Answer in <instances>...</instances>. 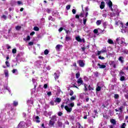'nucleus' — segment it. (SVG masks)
<instances>
[{"mask_svg": "<svg viewBox=\"0 0 128 128\" xmlns=\"http://www.w3.org/2000/svg\"><path fill=\"white\" fill-rule=\"evenodd\" d=\"M6 66H10V62H8V61H6Z\"/></svg>", "mask_w": 128, "mask_h": 128, "instance_id": "obj_38", "label": "nucleus"}, {"mask_svg": "<svg viewBox=\"0 0 128 128\" xmlns=\"http://www.w3.org/2000/svg\"><path fill=\"white\" fill-rule=\"evenodd\" d=\"M50 106H54V101H51L50 102Z\"/></svg>", "mask_w": 128, "mask_h": 128, "instance_id": "obj_44", "label": "nucleus"}, {"mask_svg": "<svg viewBox=\"0 0 128 128\" xmlns=\"http://www.w3.org/2000/svg\"><path fill=\"white\" fill-rule=\"evenodd\" d=\"M54 78L56 80V78H60V74L58 73V72H56L54 74Z\"/></svg>", "mask_w": 128, "mask_h": 128, "instance_id": "obj_12", "label": "nucleus"}, {"mask_svg": "<svg viewBox=\"0 0 128 128\" xmlns=\"http://www.w3.org/2000/svg\"><path fill=\"white\" fill-rule=\"evenodd\" d=\"M48 96H52V92H48L47 93Z\"/></svg>", "mask_w": 128, "mask_h": 128, "instance_id": "obj_52", "label": "nucleus"}, {"mask_svg": "<svg viewBox=\"0 0 128 128\" xmlns=\"http://www.w3.org/2000/svg\"><path fill=\"white\" fill-rule=\"evenodd\" d=\"M88 90H94V88L90 87V86L89 85L88 86Z\"/></svg>", "mask_w": 128, "mask_h": 128, "instance_id": "obj_34", "label": "nucleus"}, {"mask_svg": "<svg viewBox=\"0 0 128 128\" xmlns=\"http://www.w3.org/2000/svg\"><path fill=\"white\" fill-rule=\"evenodd\" d=\"M126 126V124L124 123L122 126V128H124V127Z\"/></svg>", "mask_w": 128, "mask_h": 128, "instance_id": "obj_47", "label": "nucleus"}, {"mask_svg": "<svg viewBox=\"0 0 128 128\" xmlns=\"http://www.w3.org/2000/svg\"><path fill=\"white\" fill-rule=\"evenodd\" d=\"M58 116H62V112H58Z\"/></svg>", "mask_w": 128, "mask_h": 128, "instance_id": "obj_45", "label": "nucleus"}, {"mask_svg": "<svg viewBox=\"0 0 128 128\" xmlns=\"http://www.w3.org/2000/svg\"><path fill=\"white\" fill-rule=\"evenodd\" d=\"M96 26H100L102 24V20H98L96 22Z\"/></svg>", "mask_w": 128, "mask_h": 128, "instance_id": "obj_18", "label": "nucleus"}, {"mask_svg": "<svg viewBox=\"0 0 128 128\" xmlns=\"http://www.w3.org/2000/svg\"><path fill=\"white\" fill-rule=\"evenodd\" d=\"M20 28H22V27H20V26H16V30H20Z\"/></svg>", "mask_w": 128, "mask_h": 128, "instance_id": "obj_30", "label": "nucleus"}, {"mask_svg": "<svg viewBox=\"0 0 128 128\" xmlns=\"http://www.w3.org/2000/svg\"><path fill=\"white\" fill-rule=\"evenodd\" d=\"M35 121L36 122H40V118L38 117V116H36L35 117Z\"/></svg>", "mask_w": 128, "mask_h": 128, "instance_id": "obj_17", "label": "nucleus"}, {"mask_svg": "<svg viewBox=\"0 0 128 128\" xmlns=\"http://www.w3.org/2000/svg\"><path fill=\"white\" fill-rule=\"evenodd\" d=\"M33 44H34V42H30L28 43V46H33Z\"/></svg>", "mask_w": 128, "mask_h": 128, "instance_id": "obj_40", "label": "nucleus"}, {"mask_svg": "<svg viewBox=\"0 0 128 128\" xmlns=\"http://www.w3.org/2000/svg\"><path fill=\"white\" fill-rule=\"evenodd\" d=\"M27 102L28 104H34V102H32V100H28V101H27Z\"/></svg>", "mask_w": 128, "mask_h": 128, "instance_id": "obj_35", "label": "nucleus"}, {"mask_svg": "<svg viewBox=\"0 0 128 128\" xmlns=\"http://www.w3.org/2000/svg\"><path fill=\"white\" fill-rule=\"evenodd\" d=\"M110 122H112V124H116V120H114V119H111Z\"/></svg>", "mask_w": 128, "mask_h": 128, "instance_id": "obj_27", "label": "nucleus"}, {"mask_svg": "<svg viewBox=\"0 0 128 128\" xmlns=\"http://www.w3.org/2000/svg\"><path fill=\"white\" fill-rule=\"evenodd\" d=\"M122 32H126V31L124 30V29L122 30Z\"/></svg>", "mask_w": 128, "mask_h": 128, "instance_id": "obj_63", "label": "nucleus"}, {"mask_svg": "<svg viewBox=\"0 0 128 128\" xmlns=\"http://www.w3.org/2000/svg\"><path fill=\"white\" fill-rule=\"evenodd\" d=\"M54 122L52 121V120H50L49 122L50 126H54Z\"/></svg>", "mask_w": 128, "mask_h": 128, "instance_id": "obj_14", "label": "nucleus"}, {"mask_svg": "<svg viewBox=\"0 0 128 128\" xmlns=\"http://www.w3.org/2000/svg\"><path fill=\"white\" fill-rule=\"evenodd\" d=\"M63 28H60L59 30H58V32H60L62 30Z\"/></svg>", "mask_w": 128, "mask_h": 128, "instance_id": "obj_57", "label": "nucleus"}, {"mask_svg": "<svg viewBox=\"0 0 128 128\" xmlns=\"http://www.w3.org/2000/svg\"><path fill=\"white\" fill-rule=\"evenodd\" d=\"M79 66H80L82 68L84 66V61L80 60L78 62Z\"/></svg>", "mask_w": 128, "mask_h": 128, "instance_id": "obj_9", "label": "nucleus"}, {"mask_svg": "<svg viewBox=\"0 0 128 128\" xmlns=\"http://www.w3.org/2000/svg\"><path fill=\"white\" fill-rule=\"evenodd\" d=\"M102 90V88L100 86H98L96 88V92H100V90Z\"/></svg>", "mask_w": 128, "mask_h": 128, "instance_id": "obj_22", "label": "nucleus"}, {"mask_svg": "<svg viewBox=\"0 0 128 128\" xmlns=\"http://www.w3.org/2000/svg\"><path fill=\"white\" fill-rule=\"evenodd\" d=\"M2 18H3L4 20H6V16H4V15H3Z\"/></svg>", "mask_w": 128, "mask_h": 128, "instance_id": "obj_51", "label": "nucleus"}, {"mask_svg": "<svg viewBox=\"0 0 128 128\" xmlns=\"http://www.w3.org/2000/svg\"><path fill=\"white\" fill-rule=\"evenodd\" d=\"M122 108L120 107L118 108V110H120V112H122Z\"/></svg>", "mask_w": 128, "mask_h": 128, "instance_id": "obj_56", "label": "nucleus"}, {"mask_svg": "<svg viewBox=\"0 0 128 128\" xmlns=\"http://www.w3.org/2000/svg\"><path fill=\"white\" fill-rule=\"evenodd\" d=\"M62 48V46L60 44H58L56 47V50L58 51H60V48Z\"/></svg>", "mask_w": 128, "mask_h": 128, "instance_id": "obj_8", "label": "nucleus"}, {"mask_svg": "<svg viewBox=\"0 0 128 128\" xmlns=\"http://www.w3.org/2000/svg\"><path fill=\"white\" fill-rule=\"evenodd\" d=\"M106 54V50H101L100 51L98 52V56H100V54Z\"/></svg>", "mask_w": 128, "mask_h": 128, "instance_id": "obj_6", "label": "nucleus"}, {"mask_svg": "<svg viewBox=\"0 0 128 128\" xmlns=\"http://www.w3.org/2000/svg\"><path fill=\"white\" fill-rule=\"evenodd\" d=\"M98 30L97 29H95L94 30V34H98Z\"/></svg>", "mask_w": 128, "mask_h": 128, "instance_id": "obj_42", "label": "nucleus"}, {"mask_svg": "<svg viewBox=\"0 0 128 128\" xmlns=\"http://www.w3.org/2000/svg\"><path fill=\"white\" fill-rule=\"evenodd\" d=\"M98 58H100V60H104V58L102 57V56H99Z\"/></svg>", "mask_w": 128, "mask_h": 128, "instance_id": "obj_48", "label": "nucleus"}, {"mask_svg": "<svg viewBox=\"0 0 128 128\" xmlns=\"http://www.w3.org/2000/svg\"><path fill=\"white\" fill-rule=\"evenodd\" d=\"M70 96H74V91L72 90H70Z\"/></svg>", "mask_w": 128, "mask_h": 128, "instance_id": "obj_31", "label": "nucleus"}, {"mask_svg": "<svg viewBox=\"0 0 128 128\" xmlns=\"http://www.w3.org/2000/svg\"><path fill=\"white\" fill-rule=\"evenodd\" d=\"M44 88H48V84H44Z\"/></svg>", "mask_w": 128, "mask_h": 128, "instance_id": "obj_53", "label": "nucleus"}, {"mask_svg": "<svg viewBox=\"0 0 128 128\" xmlns=\"http://www.w3.org/2000/svg\"><path fill=\"white\" fill-rule=\"evenodd\" d=\"M26 122H21L18 124L17 128H26Z\"/></svg>", "mask_w": 128, "mask_h": 128, "instance_id": "obj_3", "label": "nucleus"}, {"mask_svg": "<svg viewBox=\"0 0 128 128\" xmlns=\"http://www.w3.org/2000/svg\"><path fill=\"white\" fill-rule=\"evenodd\" d=\"M64 108V104L61 105V108Z\"/></svg>", "mask_w": 128, "mask_h": 128, "instance_id": "obj_64", "label": "nucleus"}, {"mask_svg": "<svg viewBox=\"0 0 128 128\" xmlns=\"http://www.w3.org/2000/svg\"><path fill=\"white\" fill-rule=\"evenodd\" d=\"M66 40H70V37H66Z\"/></svg>", "mask_w": 128, "mask_h": 128, "instance_id": "obj_59", "label": "nucleus"}, {"mask_svg": "<svg viewBox=\"0 0 128 128\" xmlns=\"http://www.w3.org/2000/svg\"><path fill=\"white\" fill-rule=\"evenodd\" d=\"M24 40H25V42H28V40H30V36H28L26 38H24Z\"/></svg>", "mask_w": 128, "mask_h": 128, "instance_id": "obj_19", "label": "nucleus"}, {"mask_svg": "<svg viewBox=\"0 0 128 128\" xmlns=\"http://www.w3.org/2000/svg\"><path fill=\"white\" fill-rule=\"evenodd\" d=\"M73 66H76V63H74Z\"/></svg>", "mask_w": 128, "mask_h": 128, "instance_id": "obj_61", "label": "nucleus"}, {"mask_svg": "<svg viewBox=\"0 0 128 128\" xmlns=\"http://www.w3.org/2000/svg\"><path fill=\"white\" fill-rule=\"evenodd\" d=\"M34 30H36V32H38L40 30V28L38 27L35 26L34 28Z\"/></svg>", "mask_w": 128, "mask_h": 128, "instance_id": "obj_26", "label": "nucleus"}, {"mask_svg": "<svg viewBox=\"0 0 128 128\" xmlns=\"http://www.w3.org/2000/svg\"><path fill=\"white\" fill-rule=\"evenodd\" d=\"M116 24L117 26H120H120H122H122H124V25H122V22L120 21H118V22H116Z\"/></svg>", "mask_w": 128, "mask_h": 128, "instance_id": "obj_13", "label": "nucleus"}, {"mask_svg": "<svg viewBox=\"0 0 128 128\" xmlns=\"http://www.w3.org/2000/svg\"><path fill=\"white\" fill-rule=\"evenodd\" d=\"M116 42L118 44H126V40L122 37H118L116 39Z\"/></svg>", "mask_w": 128, "mask_h": 128, "instance_id": "obj_2", "label": "nucleus"}, {"mask_svg": "<svg viewBox=\"0 0 128 128\" xmlns=\"http://www.w3.org/2000/svg\"><path fill=\"white\" fill-rule=\"evenodd\" d=\"M34 34H36V32H32L30 34V36H34Z\"/></svg>", "mask_w": 128, "mask_h": 128, "instance_id": "obj_49", "label": "nucleus"}, {"mask_svg": "<svg viewBox=\"0 0 128 128\" xmlns=\"http://www.w3.org/2000/svg\"><path fill=\"white\" fill-rule=\"evenodd\" d=\"M48 52H50L48 51V50H46L44 51V54H45L46 56V54H48Z\"/></svg>", "mask_w": 128, "mask_h": 128, "instance_id": "obj_24", "label": "nucleus"}, {"mask_svg": "<svg viewBox=\"0 0 128 128\" xmlns=\"http://www.w3.org/2000/svg\"><path fill=\"white\" fill-rule=\"evenodd\" d=\"M108 42L110 44H113L114 41L110 39L108 40Z\"/></svg>", "mask_w": 128, "mask_h": 128, "instance_id": "obj_21", "label": "nucleus"}, {"mask_svg": "<svg viewBox=\"0 0 128 128\" xmlns=\"http://www.w3.org/2000/svg\"><path fill=\"white\" fill-rule=\"evenodd\" d=\"M120 62H124V58H122V56H120L118 58Z\"/></svg>", "mask_w": 128, "mask_h": 128, "instance_id": "obj_28", "label": "nucleus"}, {"mask_svg": "<svg viewBox=\"0 0 128 128\" xmlns=\"http://www.w3.org/2000/svg\"><path fill=\"white\" fill-rule=\"evenodd\" d=\"M76 40H77V42H84V39L83 38V39H82L80 38V36H77L76 38Z\"/></svg>", "mask_w": 128, "mask_h": 128, "instance_id": "obj_4", "label": "nucleus"}, {"mask_svg": "<svg viewBox=\"0 0 128 128\" xmlns=\"http://www.w3.org/2000/svg\"><path fill=\"white\" fill-rule=\"evenodd\" d=\"M74 106V102H71L68 105L64 106V109L66 110L67 112H72V108Z\"/></svg>", "mask_w": 128, "mask_h": 128, "instance_id": "obj_1", "label": "nucleus"}, {"mask_svg": "<svg viewBox=\"0 0 128 128\" xmlns=\"http://www.w3.org/2000/svg\"><path fill=\"white\" fill-rule=\"evenodd\" d=\"M86 20H87L86 18H84L83 19V22H84V24H86Z\"/></svg>", "mask_w": 128, "mask_h": 128, "instance_id": "obj_39", "label": "nucleus"}, {"mask_svg": "<svg viewBox=\"0 0 128 128\" xmlns=\"http://www.w3.org/2000/svg\"><path fill=\"white\" fill-rule=\"evenodd\" d=\"M120 76H124V73L122 71H121L120 72Z\"/></svg>", "mask_w": 128, "mask_h": 128, "instance_id": "obj_29", "label": "nucleus"}, {"mask_svg": "<svg viewBox=\"0 0 128 128\" xmlns=\"http://www.w3.org/2000/svg\"><path fill=\"white\" fill-rule=\"evenodd\" d=\"M104 8V2H102L101 4L100 5V8H101V10H102Z\"/></svg>", "mask_w": 128, "mask_h": 128, "instance_id": "obj_16", "label": "nucleus"}, {"mask_svg": "<svg viewBox=\"0 0 128 128\" xmlns=\"http://www.w3.org/2000/svg\"><path fill=\"white\" fill-rule=\"evenodd\" d=\"M102 16L103 18H106V14H103Z\"/></svg>", "mask_w": 128, "mask_h": 128, "instance_id": "obj_58", "label": "nucleus"}, {"mask_svg": "<svg viewBox=\"0 0 128 128\" xmlns=\"http://www.w3.org/2000/svg\"><path fill=\"white\" fill-rule=\"evenodd\" d=\"M6 89L7 90H8V92H10V88H8V87H6Z\"/></svg>", "mask_w": 128, "mask_h": 128, "instance_id": "obj_54", "label": "nucleus"}, {"mask_svg": "<svg viewBox=\"0 0 128 128\" xmlns=\"http://www.w3.org/2000/svg\"><path fill=\"white\" fill-rule=\"evenodd\" d=\"M126 120L127 121V122H128V116H126Z\"/></svg>", "mask_w": 128, "mask_h": 128, "instance_id": "obj_62", "label": "nucleus"}, {"mask_svg": "<svg viewBox=\"0 0 128 128\" xmlns=\"http://www.w3.org/2000/svg\"><path fill=\"white\" fill-rule=\"evenodd\" d=\"M72 14H76V10L73 9V10H72Z\"/></svg>", "mask_w": 128, "mask_h": 128, "instance_id": "obj_41", "label": "nucleus"}, {"mask_svg": "<svg viewBox=\"0 0 128 128\" xmlns=\"http://www.w3.org/2000/svg\"><path fill=\"white\" fill-rule=\"evenodd\" d=\"M80 72H78L76 74V78H80Z\"/></svg>", "mask_w": 128, "mask_h": 128, "instance_id": "obj_33", "label": "nucleus"}, {"mask_svg": "<svg viewBox=\"0 0 128 128\" xmlns=\"http://www.w3.org/2000/svg\"><path fill=\"white\" fill-rule=\"evenodd\" d=\"M108 6L112 10V12H114V9L112 8V2L110 0L109 1V2L108 3Z\"/></svg>", "mask_w": 128, "mask_h": 128, "instance_id": "obj_7", "label": "nucleus"}, {"mask_svg": "<svg viewBox=\"0 0 128 128\" xmlns=\"http://www.w3.org/2000/svg\"><path fill=\"white\" fill-rule=\"evenodd\" d=\"M62 102V99L60 98H56L55 100V102Z\"/></svg>", "mask_w": 128, "mask_h": 128, "instance_id": "obj_20", "label": "nucleus"}, {"mask_svg": "<svg viewBox=\"0 0 128 128\" xmlns=\"http://www.w3.org/2000/svg\"><path fill=\"white\" fill-rule=\"evenodd\" d=\"M17 4H18V6H20V4H22V1H18Z\"/></svg>", "mask_w": 128, "mask_h": 128, "instance_id": "obj_37", "label": "nucleus"}, {"mask_svg": "<svg viewBox=\"0 0 128 128\" xmlns=\"http://www.w3.org/2000/svg\"><path fill=\"white\" fill-rule=\"evenodd\" d=\"M77 83L78 86H82V84L84 83V81L82 80V78H80L77 80Z\"/></svg>", "mask_w": 128, "mask_h": 128, "instance_id": "obj_5", "label": "nucleus"}, {"mask_svg": "<svg viewBox=\"0 0 128 128\" xmlns=\"http://www.w3.org/2000/svg\"><path fill=\"white\" fill-rule=\"evenodd\" d=\"M16 72H18V70L16 69H14L12 70L13 74H14Z\"/></svg>", "mask_w": 128, "mask_h": 128, "instance_id": "obj_46", "label": "nucleus"}, {"mask_svg": "<svg viewBox=\"0 0 128 128\" xmlns=\"http://www.w3.org/2000/svg\"><path fill=\"white\" fill-rule=\"evenodd\" d=\"M124 80H126V78H124V76H120V80H121V82H124Z\"/></svg>", "mask_w": 128, "mask_h": 128, "instance_id": "obj_23", "label": "nucleus"}, {"mask_svg": "<svg viewBox=\"0 0 128 128\" xmlns=\"http://www.w3.org/2000/svg\"><path fill=\"white\" fill-rule=\"evenodd\" d=\"M66 10H68L70 8V5H68L66 6Z\"/></svg>", "mask_w": 128, "mask_h": 128, "instance_id": "obj_43", "label": "nucleus"}, {"mask_svg": "<svg viewBox=\"0 0 128 128\" xmlns=\"http://www.w3.org/2000/svg\"><path fill=\"white\" fill-rule=\"evenodd\" d=\"M12 54H16V48H13L12 50Z\"/></svg>", "mask_w": 128, "mask_h": 128, "instance_id": "obj_32", "label": "nucleus"}, {"mask_svg": "<svg viewBox=\"0 0 128 128\" xmlns=\"http://www.w3.org/2000/svg\"><path fill=\"white\" fill-rule=\"evenodd\" d=\"M76 18H79L80 16L78 15H76Z\"/></svg>", "mask_w": 128, "mask_h": 128, "instance_id": "obj_60", "label": "nucleus"}, {"mask_svg": "<svg viewBox=\"0 0 128 128\" xmlns=\"http://www.w3.org/2000/svg\"><path fill=\"white\" fill-rule=\"evenodd\" d=\"M85 90H88V88H86V84H84Z\"/></svg>", "mask_w": 128, "mask_h": 128, "instance_id": "obj_50", "label": "nucleus"}, {"mask_svg": "<svg viewBox=\"0 0 128 128\" xmlns=\"http://www.w3.org/2000/svg\"><path fill=\"white\" fill-rule=\"evenodd\" d=\"M114 98H120V96L118 94H116L114 96Z\"/></svg>", "mask_w": 128, "mask_h": 128, "instance_id": "obj_36", "label": "nucleus"}, {"mask_svg": "<svg viewBox=\"0 0 128 128\" xmlns=\"http://www.w3.org/2000/svg\"><path fill=\"white\" fill-rule=\"evenodd\" d=\"M58 124H59V126H62V123L60 122H58Z\"/></svg>", "mask_w": 128, "mask_h": 128, "instance_id": "obj_55", "label": "nucleus"}, {"mask_svg": "<svg viewBox=\"0 0 128 128\" xmlns=\"http://www.w3.org/2000/svg\"><path fill=\"white\" fill-rule=\"evenodd\" d=\"M98 66L100 68H106V66L104 64H98Z\"/></svg>", "mask_w": 128, "mask_h": 128, "instance_id": "obj_11", "label": "nucleus"}, {"mask_svg": "<svg viewBox=\"0 0 128 128\" xmlns=\"http://www.w3.org/2000/svg\"><path fill=\"white\" fill-rule=\"evenodd\" d=\"M4 74L5 75V78H8V70H4Z\"/></svg>", "mask_w": 128, "mask_h": 128, "instance_id": "obj_10", "label": "nucleus"}, {"mask_svg": "<svg viewBox=\"0 0 128 128\" xmlns=\"http://www.w3.org/2000/svg\"><path fill=\"white\" fill-rule=\"evenodd\" d=\"M76 98V96H72L70 98V100H71V102H72L73 100H74Z\"/></svg>", "mask_w": 128, "mask_h": 128, "instance_id": "obj_15", "label": "nucleus"}, {"mask_svg": "<svg viewBox=\"0 0 128 128\" xmlns=\"http://www.w3.org/2000/svg\"><path fill=\"white\" fill-rule=\"evenodd\" d=\"M13 104L14 106H18V102L16 101H14Z\"/></svg>", "mask_w": 128, "mask_h": 128, "instance_id": "obj_25", "label": "nucleus"}]
</instances>
